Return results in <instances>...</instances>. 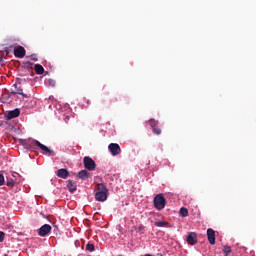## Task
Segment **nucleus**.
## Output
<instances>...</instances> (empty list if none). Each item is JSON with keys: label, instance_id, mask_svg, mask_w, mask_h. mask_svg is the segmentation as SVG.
Listing matches in <instances>:
<instances>
[{"label": "nucleus", "instance_id": "1", "mask_svg": "<svg viewBox=\"0 0 256 256\" xmlns=\"http://www.w3.org/2000/svg\"><path fill=\"white\" fill-rule=\"evenodd\" d=\"M96 193H95V199L96 201H107V193H109V190L107 189V186L103 183H99L96 185Z\"/></svg>", "mask_w": 256, "mask_h": 256}, {"label": "nucleus", "instance_id": "2", "mask_svg": "<svg viewBox=\"0 0 256 256\" xmlns=\"http://www.w3.org/2000/svg\"><path fill=\"white\" fill-rule=\"evenodd\" d=\"M25 145H27V147H39V149H41V151H43L44 153H49V155H55V152L51 149H49L47 146L41 144V142L37 141V140H28L25 141Z\"/></svg>", "mask_w": 256, "mask_h": 256}, {"label": "nucleus", "instance_id": "3", "mask_svg": "<svg viewBox=\"0 0 256 256\" xmlns=\"http://www.w3.org/2000/svg\"><path fill=\"white\" fill-rule=\"evenodd\" d=\"M165 205H167V201L165 200V197L163 194H158L154 197V207L158 211H162V209H165Z\"/></svg>", "mask_w": 256, "mask_h": 256}, {"label": "nucleus", "instance_id": "4", "mask_svg": "<svg viewBox=\"0 0 256 256\" xmlns=\"http://www.w3.org/2000/svg\"><path fill=\"white\" fill-rule=\"evenodd\" d=\"M83 163L85 169H87L88 171H95V169H97V164L95 163V160H93V158L89 156L83 158Z\"/></svg>", "mask_w": 256, "mask_h": 256}, {"label": "nucleus", "instance_id": "5", "mask_svg": "<svg viewBox=\"0 0 256 256\" xmlns=\"http://www.w3.org/2000/svg\"><path fill=\"white\" fill-rule=\"evenodd\" d=\"M108 149L114 157L117 155H121V146L117 143H110Z\"/></svg>", "mask_w": 256, "mask_h": 256}, {"label": "nucleus", "instance_id": "6", "mask_svg": "<svg viewBox=\"0 0 256 256\" xmlns=\"http://www.w3.org/2000/svg\"><path fill=\"white\" fill-rule=\"evenodd\" d=\"M50 233H51V225L49 224H44L38 230V235H40V237H46V235H49Z\"/></svg>", "mask_w": 256, "mask_h": 256}, {"label": "nucleus", "instance_id": "7", "mask_svg": "<svg viewBox=\"0 0 256 256\" xmlns=\"http://www.w3.org/2000/svg\"><path fill=\"white\" fill-rule=\"evenodd\" d=\"M25 48L23 46H17L14 49V55L15 57H17L18 59H23V57H25Z\"/></svg>", "mask_w": 256, "mask_h": 256}, {"label": "nucleus", "instance_id": "8", "mask_svg": "<svg viewBox=\"0 0 256 256\" xmlns=\"http://www.w3.org/2000/svg\"><path fill=\"white\" fill-rule=\"evenodd\" d=\"M19 115H21V111L16 108L12 111H8L6 114V118L8 120H11V119H15V118L19 117Z\"/></svg>", "mask_w": 256, "mask_h": 256}, {"label": "nucleus", "instance_id": "9", "mask_svg": "<svg viewBox=\"0 0 256 256\" xmlns=\"http://www.w3.org/2000/svg\"><path fill=\"white\" fill-rule=\"evenodd\" d=\"M207 237L210 245H215V230L213 228L207 229Z\"/></svg>", "mask_w": 256, "mask_h": 256}, {"label": "nucleus", "instance_id": "10", "mask_svg": "<svg viewBox=\"0 0 256 256\" xmlns=\"http://www.w3.org/2000/svg\"><path fill=\"white\" fill-rule=\"evenodd\" d=\"M56 175L60 179H67L69 177V170L65 168L58 169Z\"/></svg>", "mask_w": 256, "mask_h": 256}, {"label": "nucleus", "instance_id": "11", "mask_svg": "<svg viewBox=\"0 0 256 256\" xmlns=\"http://www.w3.org/2000/svg\"><path fill=\"white\" fill-rule=\"evenodd\" d=\"M15 91L10 92V95H22V97H28L27 94L23 93V88L19 87L17 83L14 84Z\"/></svg>", "mask_w": 256, "mask_h": 256}, {"label": "nucleus", "instance_id": "12", "mask_svg": "<svg viewBox=\"0 0 256 256\" xmlns=\"http://www.w3.org/2000/svg\"><path fill=\"white\" fill-rule=\"evenodd\" d=\"M188 245H196L197 243V234L195 232H191L187 237Z\"/></svg>", "mask_w": 256, "mask_h": 256}, {"label": "nucleus", "instance_id": "13", "mask_svg": "<svg viewBox=\"0 0 256 256\" xmlns=\"http://www.w3.org/2000/svg\"><path fill=\"white\" fill-rule=\"evenodd\" d=\"M67 187H68V191H70V193H75V191H77V183L69 180L67 183Z\"/></svg>", "mask_w": 256, "mask_h": 256}, {"label": "nucleus", "instance_id": "14", "mask_svg": "<svg viewBox=\"0 0 256 256\" xmlns=\"http://www.w3.org/2000/svg\"><path fill=\"white\" fill-rule=\"evenodd\" d=\"M77 177L79 179H82L83 181H85L86 179H89V172H87V170H82V171L78 172Z\"/></svg>", "mask_w": 256, "mask_h": 256}, {"label": "nucleus", "instance_id": "15", "mask_svg": "<svg viewBox=\"0 0 256 256\" xmlns=\"http://www.w3.org/2000/svg\"><path fill=\"white\" fill-rule=\"evenodd\" d=\"M34 69L37 75H43V73H45V68H43L41 64H35Z\"/></svg>", "mask_w": 256, "mask_h": 256}, {"label": "nucleus", "instance_id": "16", "mask_svg": "<svg viewBox=\"0 0 256 256\" xmlns=\"http://www.w3.org/2000/svg\"><path fill=\"white\" fill-rule=\"evenodd\" d=\"M154 225H155V227H171L169 222H165V221L155 222Z\"/></svg>", "mask_w": 256, "mask_h": 256}, {"label": "nucleus", "instance_id": "17", "mask_svg": "<svg viewBox=\"0 0 256 256\" xmlns=\"http://www.w3.org/2000/svg\"><path fill=\"white\" fill-rule=\"evenodd\" d=\"M149 125L152 129H154L155 127H157L159 125V121L155 120V119H150L149 120Z\"/></svg>", "mask_w": 256, "mask_h": 256}, {"label": "nucleus", "instance_id": "18", "mask_svg": "<svg viewBox=\"0 0 256 256\" xmlns=\"http://www.w3.org/2000/svg\"><path fill=\"white\" fill-rule=\"evenodd\" d=\"M180 215H181V217H187L189 215V210H187V208H185V207H182L180 209Z\"/></svg>", "mask_w": 256, "mask_h": 256}, {"label": "nucleus", "instance_id": "19", "mask_svg": "<svg viewBox=\"0 0 256 256\" xmlns=\"http://www.w3.org/2000/svg\"><path fill=\"white\" fill-rule=\"evenodd\" d=\"M86 251H90V252L95 251V245H94V244H91V243H88V244L86 245Z\"/></svg>", "mask_w": 256, "mask_h": 256}, {"label": "nucleus", "instance_id": "20", "mask_svg": "<svg viewBox=\"0 0 256 256\" xmlns=\"http://www.w3.org/2000/svg\"><path fill=\"white\" fill-rule=\"evenodd\" d=\"M223 253L225 256H229V253H231V248L229 246H224Z\"/></svg>", "mask_w": 256, "mask_h": 256}, {"label": "nucleus", "instance_id": "21", "mask_svg": "<svg viewBox=\"0 0 256 256\" xmlns=\"http://www.w3.org/2000/svg\"><path fill=\"white\" fill-rule=\"evenodd\" d=\"M152 129H153V133L155 135H161V128L156 126V127L152 128Z\"/></svg>", "mask_w": 256, "mask_h": 256}, {"label": "nucleus", "instance_id": "22", "mask_svg": "<svg viewBox=\"0 0 256 256\" xmlns=\"http://www.w3.org/2000/svg\"><path fill=\"white\" fill-rule=\"evenodd\" d=\"M5 185V177L3 176V174H0V187Z\"/></svg>", "mask_w": 256, "mask_h": 256}, {"label": "nucleus", "instance_id": "23", "mask_svg": "<svg viewBox=\"0 0 256 256\" xmlns=\"http://www.w3.org/2000/svg\"><path fill=\"white\" fill-rule=\"evenodd\" d=\"M5 241V232L0 231V243H3Z\"/></svg>", "mask_w": 256, "mask_h": 256}, {"label": "nucleus", "instance_id": "24", "mask_svg": "<svg viewBox=\"0 0 256 256\" xmlns=\"http://www.w3.org/2000/svg\"><path fill=\"white\" fill-rule=\"evenodd\" d=\"M48 83H49L50 87H55V85L57 84V82L53 79H49Z\"/></svg>", "mask_w": 256, "mask_h": 256}, {"label": "nucleus", "instance_id": "25", "mask_svg": "<svg viewBox=\"0 0 256 256\" xmlns=\"http://www.w3.org/2000/svg\"><path fill=\"white\" fill-rule=\"evenodd\" d=\"M7 187H15V181L11 180L6 183Z\"/></svg>", "mask_w": 256, "mask_h": 256}, {"label": "nucleus", "instance_id": "26", "mask_svg": "<svg viewBox=\"0 0 256 256\" xmlns=\"http://www.w3.org/2000/svg\"><path fill=\"white\" fill-rule=\"evenodd\" d=\"M74 245H75V247H80L81 242H79V240H76V241L74 242Z\"/></svg>", "mask_w": 256, "mask_h": 256}, {"label": "nucleus", "instance_id": "27", "mask_svg": "<svg viewBox=\"0 0 256 256\" xmlns=\"http://www.w3.org/2000/svg\"><path fill=\"white\" fill-rule=\"evenodd\" d=\"M31 65H33V63H31V62H26V66H27V67H31Z\"/></svg>", "mask_w": 256, "mask_h": 256}, {"label": "nucleus", "instance_id": "28", "mask_svg": "<svg viewBox=\"0 0 256 256\" xmlns=\"http://www.w3.org/2000/svg\"><path fill=\"white\" fill-rule=\"evenodd\" d=\"M65 120H66V121H69V116H66V117H65Z\"/></svg>", "mask_w": 256, "mask_h": 256}]
</instances>
